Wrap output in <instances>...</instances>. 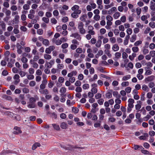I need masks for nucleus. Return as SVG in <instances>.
<instances>
[{
  "label": "nucleus",
  "instance_id": "nucleus-23",
  "mask_svg": "<svg viewBox=\"0 0 155 155\" xmlns=\"http://www.w3.org/2000/svg\"><path fill=\"white\" fill-rule=\"evenodd\" d=\"M136 35H133L130 40V42H134L136 39Z\"/></svg>",
  "mask_w": 155,
  "mask_h": 155
},
{
  "label": "nucleus",
  "instance_id": "nucleus-35",
  "mask_svg": "<svg viewBox=\"0 0 155 155\" xmlns=\"http://www.w3.org/2000/svg\"><path fill=\"white\" fill-rule=\"evenodd\" d=\"M129 85V83L128 81L124 82L121 83V85L122 87L128 86Z\"/></svg>",
  "mask_w": 155,
  "mask_h": 155
},
{
  "label": "nucleus",
  "instance_id": "nucleus-38",
  "mask_svg": "<svg viewBox=\"0 0 155 155\" xmlns=\"http://www.w3.org/2000/svg\"><path fill=\"white\" fill-rule=\"evenodd\" d=\"M104 100L103 99H100L97 100V102L99 104L101 105L103 104Z\"/></svg>",
  "mask_w": 155,
  "mask_h": 155
},
{
  "label": "nucleus",
  "instance_id": "nucleus-48",
  "mask_svg": "<svg viewBox=\"0 0 155 155\" xmlns=\"http://www.w3.org/2000/svg\"><path fill=\"white\" fill-rule=\"evenodd\" d=\"M151 117V116L149 115H147V116L146 117H145L143 118V120L145 121H147L149 118Z\"/></svg>",
  "mask_w": 155,
  "mask_h": 155
},
{
  "label": "nucleus",
  "instance_id": "nucleus-54",
  "mask_svg": "<svg viewBox=\"0 0 155 155\" xmlns=\"http://www.w3.org/2000/svg\"><path fill=\"white\" fill-rule=\"evenodd\" d=\"M19 73L21 76L22 77H23L24 76H25L26 75V73L23 71H20Z\"/></svg>",
  "mask_w": 155,
  "mask_h": 155
},
{
  "label": "nucleus",
  "instance_id": "nucleus-11",
  "mask_svg": "<svg viewBox=\"0 0 155 155\" xmlns=\"http://www.w3.org/2000/svg\"><path fill=\"white\" fill-rule=\"evenodd\" d=\"M112 48L114 51H116L119 50V47L117 44H115L113 45Z\"/></svg>",
  "mask_w": 155,
  "mask_h": 155
},
{
  "label": "nucleus",
  "instance_id": "nucleus-21",
  "mask_svg": "<svg viewBox=\"0 0 155 155\" xmlns=\"http://www.w3.org/2000/svg\"><path fill=\"white\" fill-rule=\"evenodd\" d=\"M47 4L46 2H43L42 5L40 7L41 9H45L46 8Z\"/></svg>",
  "mask_w": 155,
  "mask_h": 155
},
{
  "label": "nucleus",
  "instance_id": "nucleus-15",
  "mask_svg": "<svg viewBox=\"0 0 155 155\" xmlns=\"http://www.w3.org/2000/svg\"><path fill=\"white\" fill-rule=\"evenodd\" d=\"M42 43L43 44L47 46L49 45V42L48 40L47 39H44L42 41Z\"/></svg>",
  "mask_w": 155,
  "mask_h": 155
},
{
  "label": "nucleus",
  "instance_id": "nucleus-36",
  "mask_svg": "<svg viewBox=\"0 0 155 155\" xmlns=\"http://www.w3.org/2000/svg\"><path fill=\"white\" fill-rule=\"evenodd\" d=\"M141 151L143 153L145 154H149L150 153L149 151L147 150L141 149Z\"/></svg>",
  "mask_w": 155,
  "mask_h": 155
},
{
  "label": "nucleus",
  "instance_id": "nucleus-29",
  "mask_svg": "<svg viewBox=\"0 0 155 155\" xmlns=\"http://www.w3.org/2000/svg\"><path fill=\"white\" fill-rule=\"evenodd\" d=\"M44 58L46 59L49 60L51 58V56L49 54H45L44 55Z\"/></svg>",
  "mask_w": 155,
  "mask_h": 155
},
{
  "label": "nucleus",
  "instance_id": "nucleus-9",
  "mask_svg": "<svg viewBox=\"0 0 155 155\" xmlns=\"http://www.w3.org/2000/svg\"><path fill=\"white\" fill-rule=\"evenodd\" d=\"M117 10V9L116 7H113L108 11V14L109 15H111L114 12Z\"/></svg>",
  "mask_w": 155,
  "mask_h": 155
},
{
  "label": "nucleus",
  "instance_id": "nucleus-37",
  "mask_svg": "<svg viewBox=\"0 0 155 155\" xmlns=\"http://www.w3.org/2000/svg\"><path fill=\"white\" fill-rule=\"evenodd\" d=\"M42 20L45 23H49V19L48 18L44 17L42 18Z\"/></svg>",
  "mask_w": 155,
  "mask_h": 155
},
{
  "label": "nucleus",
  "instance_id": "nucleus-39",
  "mask_svg": "<svg viewBox=\"0 0 155 155\" xmlns=\"http://www.w3.org/2000/svg\"><path fill=\"white\" fill-rule=\"evenodd\" d=\"M142 41H141L139 40L136 41L134 43V45L135 46H137L141 44Z\"/></svg>",
  "mask_w": 155,
  "mask_h": 155
},
{
  "label": "nucleus",
  "instance_id": "nucleus-27",
  "mask_svg": "<svg viewBox=\"0 0 155 155\" xmlns=\"http://www.w3.org/2000/svg\"><path fill=\"white\" fill-rule=\"evenodd\" d=\"M72 110L74 113L77 114L78 112L79 109L77 108L73 107H72Z\"/></svg>",
  "mask_w": 155,
  "mask_h": 155
},
{
  "label": "nucleus",
  "instance_id": "nucleus-56",
  "mask_svg": "<svg viewBox=\"0 0 155 155\" xmlns=\"http://www.w3.org/2000/svg\"><path fill=\"white\" fill-rule=\"evenodd\" d=\"M89 86L88 84H84L83 86V88L84 89H87L89 88Z\"/></svg>",
  "mask_w": 155,
  "mask_h": 155
},
{
  "label": "nucleus",
  "instance_id": "nucleus-52",
  "mask_svg": "<svg viewBox=\"0 0 155 155\" xmlns=\"http://www.w3.org/2000/svg\"><path fill=\"white\" fill-rule=\"evenodd\" d=\"M95 97L96 99H99L101 97V94L100 93H97L95 95Z\"/></svg>",
  "mask_w": 155,
  "mask_h": 155
},
{
  "label": "nucleus",
  "instance_id": "nucleus-17",
  "mask_svg": "<svg viewBox=\"0 0 155 155\" xmlns=\"http://www.w3.org/2000/svg\"><path fill=\"white\" fill-rule=\"evenodd\" d=\"M131 78V76L130 75H127L124 76L122 79L123 81H125L127 80L130 79Z\"/></svg>",
  "mask_w": 155,
  "mask_h": 155
},
{
  "label": "nucleus",
  "instance_id": "nucleus-46",
  "mask_svg": "<svg viewBox=\"0 0 155 155\" xmlns=\"http://www.w3.org/2000/svg\"><path fill=\"white\" fill-rule=\"evenodd\" d=\"M106 19L107 21H112L113 20V18L110 15H108L106 17Z\"/></svg>",
  "mask_w": 155,
  "mask_h": 155
},
{
  "label": "nucleus",
  "instance_id": "nucleus-33",
  "mask_svg": "<svg viewBox=\"0 0 155 155\" xmlns=\"http://www.w3.org/2000/svg\"><path fill=\"white\" fill-rule=\"evenodd\" d=\"M45 66L47 68H50L52 67V64L50 62H47L45 64Z\"/></svg>",
  "mask_w": 155,
  "mask_h": 155
},
{
  "label": "nucleus",
  "instance_id": "nucleus-31",
  "mask_svg": "<svg viewBox=\"0 0 155 155\" xmlns=\"http://www.w3.org/2000/svg\"><path fill=\"white\" fill-rule=\"evenodd\" d=\"M139 50L138 48L137 47H134L132 48V50L135 53L137 52Z\"/></svg>",
  "mask_w": 155,
  "mask_h": 155
},
{
  "label": "nucleus",
  "instance_id": "nucleus-42",
  "mask_svg": "<svg viewBox=\"0 0 155 155\" xmlns=\"http://www.w3.org/2000/svg\"><path fill=\"white\" fill-rule=\"evenodd\" d=\"M100 15H95L94 17V20L97 21L99 20L100 19Z\"/></svg>",
  "mask_w": 155,
  "mask_h": 155
},
{
  "label": "nucleus",
  "instance_id": "nucleus-57",
  "mask_svg": "<svg viewBox=\"0 0 155 155\" xmlns=\"http://www.w3.org/2000/svg\"><path fill=\"white\" fill-rule=\"evenodd\" d=\"M149 134L150 136L153 137L155 135V132L153 130L150 131L149 132Z\"/></svg>",
  "mask_w": 155,
  "mask_h": 155
},
{
  "label": "nucleus",
  "instance_id": "nucleus-6",
  "mask_svg": "<svg viewBox=\"0 0 155 155\" xmlns=\"http://www.w3.org/2000/svg\"><path fill=\"white\" fill-rule=\"evenodd\" d=\"M132 148L135 150H141V149H144V148L142 146L135 144L134 145V146Z\"/></svg>",
  "mask_w": 155,
  "mask_h": 155
},
{
  "label": "nucleus",
  "instance_id": "nucleus-3",
  "mask_svg": "<svg viewBox=\"0 0 155 155\" xmlns=\"http://www.w3.org/2000/svg\"><path fill=\"white\" fill-rule=\"evenodd\" d=\"M81 12V10H76L74 11L71 14V17L75 18H78L79 16L78 15L80 14Z\"/></svg>",
  "mask_w": 155,
  "mask_h": 155
},
{
  "label": "nucleus",
  "instance_id": "nucleus-18",
  "mask_svg": "<svg viewBox=\"0 0 155 155\" xmlns=\"http://www.w3.org/2000/svg\"><path fill=\"white\" fill-rule=\"evenodd\" d=\"M101 40H98L96 44L95 45L97 47L99 48L101 47Z\"/></svg>",
  "mask_w": 155,
  "mask_h": 155
},
{
  "label": "nucleus",
  "instance_id": "nucleus-8",
  "mask_svg": "<svg viewBox=\"0 0 155 155\" xmlns=\"http://www.w3.org/2000/svg\"><path fill=\"white\" fill-rule=\"evenodd\" d=\"M60 146L62 148L67 150H72L73 148V146L71 145H68L67 146H65L64 145L61 144Z\"/></svg>",
  "mask_w": 155,
  "mask_h": 155
},
{
  "label": "nucleus",
  "instance_id": "nucleus-43",
  "mask_svg": "<svg viewBox=\"0 0 155 155\" xmlns=\"http://www.w3.org/2000/svg\"><path fill=\"white\" fill-rule=\"evenodd\" d=\"M45 15L48 18H50L52 16V14L50 12H48L46 13Z\"/></svg>",
  "mask_w": 155,
  "mask_h": 155
},
{
  "label": "nucleus",
  "instance_id": "nucleus-53",
  "mask_svg": "<svg viewBox=\"0 0 155 155\" xmlns=\"http://www.w3.org/2000/svg\"><path fill=\"white\" fill-rule=\"evenodd\" d=\"M51 22L53 24H55L57 23V21L54 18H52L51 20Z\"/></svg>",
  "mask_w": 155,
  "mask_h": 155
},
{
  "label": "nucleus",
  "instance_id": "nucleus-60",
  "mask_svg": "<svg viewBox=\"0 0 155 155\" xmlns=\"http://www.w3.org/2000/svg\"><path fill=\"white\" fill-rule=\"evenodd\" d=\"M53 14L54 16H57L59 15V12L57 10H55L53 12Z\"/></svg>",
  "mask_w": 155,
  "mask_h": 155
},
{
  "label": "nucleus",
  "instance_id": "nucleus-34",
  "mask_svg": "<svg viewBox=\"0 0 155 155\" xmlns=\"http://www.w3.org/2000/svg\"><path fill=\"white\" fill-rule=\"evenodd\" d=\"M76 52L78 54H81L83 50L81 48H78L76 50Z\"/></svg>",
  "mask_w": 155,
  "mask_h": 155
},
{
  "label": "nucleus",
  "instance_id": "nucleus-62",
  "mask_svg": "<svg viewBox=\"0 0 155 155\" xmlns=\"http://www.w3.org/2000/svg\"><path fill=\"white\" fill-rule=\"evenodd\" d=\"M68 18L67 16L63 17L62 18V21L64 22H66L68 21Z\"/></svg>",
  "mask_w": 155,
  "mask_h": 155
},
{
  "label": "nucleus",
  "instance_id": "nucleus-7",
  "mask_svg": "<svg viewBox=\"0 0 155 155\" xmlns=\"http://www.w3.org/2000/svg\"><path fill=\"white\" fill-rule=\"evenodd\" d=\"M15 130L13 132V133L15 134H18L19 133H21V131L20 130V129L19 127H15L14 128Z\"/></svg>",
  "mask_w": 155,
  "mask_h": 155
},
{
  "label": "nucleus",
  "instance_id": "nucleus-41",
  "mask_svg": "<svg viewBox=\"0 0 155 155\" xmlns=\"http://www.w3.org/2000/svg\"><path fill=\"white\" fill-rule=\"evenodd\" d=\"M132 32V30L131 28H128L127 30V33L128 35H130Z\"/></svg>",
  "mask_w": 155,
  "mask_h": 155
},
{
  "label": "nucleus",
  "instance_id": "nucleus-28",
  "mask_svg": "<svg viewBox=\"0 0 155 155\" xmlns=\"http://www.w3.org/2000/svg\"><path fill=\"white\" fill-rule=\"evenodd\" d=\"M142 89L144 91H149V89L148 87L145 84H143L142 86Z\"/></svg>",
  "mask_w": 155,
  "mask_h": 155
},
{
  "label": "nucleus",
  "instance_id": "nucleus-45",
  "mask_svg": "<svg viewBox=\"0 0 155 155\" xmlns=\"http://www.w3.org/2000/svg\"><path fill=\"white\" fill-rule=\"evenodd\" d=\"M149 47L150 49H153L155 48V44L153 43H151Z\"/></svg>",
  "mask_w": 155,
  "mask_h": 155
},
{
  "label": "nucleus",
  "instance_id": "nucleus-16",
  "mask_svg": "<svg viewBox=\"0 0 155 155\" xmlns=\"http://www.w3.org/2000/svg\"><path fill=\"white\" fill-rule=\"evenodd\" d=\"M27 106L29 108H34L35 107V103L30 102L29 104Z\"/></svg>",
  "mask_w": 155,
  "mask_h": 155
},
{
  "label": "nucleus",
  "instance_id": "nucleus-24",
  "mask_svg": "<svg viewBox=\"0 0 155 155\" xmlns=\"http://www.w3.org/2000/svg\"><path fill=\"white\" fill-rule=\"evenodd\" d=\"M120 13L118 12H117L114 14V17L115 19H117L120 16Z\"/></svg>",
  "mask_w": 155,
  "mask_h": 155
},
{
  "label": "nucleus",
  "instance_id": "nucleus-49",
  "mask_svg": "<svg viewBox=\"0 0 155 155\" xmlns=\"http://www.w3.org/2000/svg\"><path fill=\"white\" fill-rule=\"evenodd\" d=\"M105 54L108 56L109 58H110L111 56V54L110 53V52L108 50H105Z\"/></svg>",
  "mask_w": 155,
  "mask_h": 155
},
{
  "label": "nucleus",
  "instance_id": "nucleus-59",
  "mask_svg": "<svg viewBox=\"0 0 155 155\" xmlns=\"http://www.w3.org/2000/svg\"><path fill=\"white\" fill-rule=\"evenodd\" d=\"M72 43L74 44L79 45V42L76 39H73L71 41Z\"/></svg>",
  "mask_w": 155,
  "mask_h": 155
},
{
  "label": "nucleus",
  "instance_id": "nucleus-25",
  "mask_svg": "<svg viewBox=\"0 0 155 155\" xmlns=\"http://www.w3.org/2000/svg\"><path fill=\"white\" fill-rule=\"evenodd\" d=\"M0 25L2 26V29L3 30L5 29V25L3 21H1L0 22Z\"/></svg>",
  "mask_w": 155,
  "mask_h": 155
},
{
  "label": "nucleus",
  "instance_id": "nucleus-51",
  "mask_svg": "<svg viewBox=\"0 0 155 155\" xmlns=\"http://www.w3.org/2000/svg\"><path fill=\"white\" fill-rule=\"evenodd\" d=\"M110 40L111 43H114L116 42V39L114 37H111L110 38Z\"/></svg>",
  "mask_w": 155,
  "mask_h": 155
},
{
  "label": "nucleus",
  "instance_id": "nucleus-55",
  "mask_svg": "<svg viewBox=\"0 0 155 155\" xmlns=\"http://www.w3.org/2000/svg\"><path fill=\"white\" fill-rule=\"evenodd\" d=\"M23 91L24 93L26 94L29 93V90L28 89L25 87L23 88Z\"/></svg>",
  "mask_w": 155,
  "mask_h": 155
},
{
  "label": "nucleus",
  "instance_id": "nucleus-10",
  "mask_svg": "<svg viewBox=\"0 0 155 155\" xmlns=\"http://www.w3.org/2000/svg\"><path fill=\"white\" fill-rule=\"evenodd\" d=\"M39 92L41 94L45 95L48 94H49V91L47 89H45L42 90L39 89Z\"/></svg>",
  "mask_w": 155,
  "mask_h": 155
},
{
  "label": "nucleus",
  "instance_id": "nucleus-64",
  "mask_svg": "<svg viewBox=\"0 0 155 155\" xmlns=\"http://www.w3.org/2000/svg\"><path fill=\"white\" fill-rule=\"evenodd\" d=\"M150 55L152 57H154L155 56V51H152L150 52Z\"/></svg>",
  "mask_w": 155,
  "mask_h": 155
},
{
  "label": "nucleus",
  "instance_id": "nucleus-30",
  "mask_svg": "<svg viewBox=\"0 0 155 155\" xmlns=\"http://www.w3.org/2000/svg\"><path fill=\"white\" fill-rule=\"evenodd\" d=\"M3 98L9 101H12V98L11 96L6 95L3 96Z\"/></svg>",
  "mask_w": 155,
  "mask_h": 155
},
{
  "label": "nucleus",
  "instance_id": "nucleus-13",
  "mask_svg": "<svg viewBox=\"0 0 155 155\" xmlns=\"http://www.w3.org/2000/svg\"><path fill=\"white\" fill-rule=\"evenodd\" d=\"M61 127L63 129H66L68 127L67 124L64 122L62 123L60 125Z\"/></svg>",
  "mask_w": 155,
  "mask_h": 155
},
{
  "label": "nucleus",
  "instance_id": "nucleus-20",
  "mask_svg": "<svg viewBox=\"0 0 155 155\" xmlns=\"http://www.w3.org/2000/svg\"><path fill=\"white\" fill-rule=\"evenodd\" d=\"M153 80V76H151L149 77L146 78L145 79L146 81H150Z\"/></svg>",
  "mask_w": 155,
  "mask_h": 155
},
{
  "label": "nucleus",
  "instance_id": "nucleus-4",
  "mask_svg": "<svg viewBox=\"0 0 155 155\" xmlns=\"http://www.w3.org/2000/svg\"><path fill=\"white\" fill-rule=\"evenodd\" d=\"M19 76L18 74H16L13 77L14 79L15 80L14 81V84L15 85H17L20 81V80L19 79Z\"/></svg>",
  "mask_w": 155,
  "mask_h": 155
},
{
  "label": "nucleus",
  "instance_id": "nucleus-12",
  "mask_svg": "<svg viewBox=\"0 0 155 155\" xmlns=\"http://www.w3.org/2000/svg\"><path fill=\"white\" fill-rule=\"evenodd\" d=\"M146 71L145 73V74L147 75H149L151 74V71L150 70V68L149 67H147L145 68Z\"/></svg>",
  "mask_w": 155,
  "mask_h": 155
},
{
  "label": "nucleus",
  "instance_id": "nucleus-63",
  "mask_svg": "<svg viewBox=\"0 0 155 155\" xmlns=\"http://www.w3.org/2000/svg\"><path fill=\"white\" fill-rule=\"evenodd\" d=\"M68 46V44L67 43L63 44L61 45V47L63 49H65L67 48Z\"/></svg>",
  "mask_w": 155,
  "mask_h": 155
},
{
  "label": "nucleus",
  "instance_id": "nucleus-1",
  "mask_svg": "<svg viewBox=\"0 0 155 155\" xmlns=\"http://www.w3.org/2000/svg\"><path fill=\"white\" fill-rule=\"evenodd\" d=\"M84 24L82 22H80L78 25V27L79 29L80 32L82 34H84L86 32V31L83 28Z\"/></svg>",
  "mask_w": 155,
  "mask_h": 155
},
{
  "label": "nucleus",
  "instance_id": "nucleus-50",
  "mask_svg": "<svg viewBox=\"0 0 155 155\" xmlns=\"http://www.w3.org/2000/svg\"><path fill=\"white\" fill-rule=\"evenodd\" d=\"M29 5L28 4H25L23 6V8L25 10H28L29 8Z\"/></svg>",
  "mask_w": 155,
  "mask_h": 155
},
{
  "label": "nucleus",
  "instance_id": "nucleus-61",
  "mask_svg": "<svg viewBox=\"0 0 155 155\" xmlns=\"http://www.w3.org/2000/svg\"><path fill=\"white\" fill-rule=\"evenodd\" d=\"M137 77L138 78L139 80H141L143 78V76L142 75L140 74H137Z\"/></svg>",
  "mask_w": 155,
  "mask_h": 155
},
{
  "label": "nucleus",
  "instance_id": "nucleus-22",
  "mask_svg": "<svg viewBox=\"0 0 155 155\" xmlns=\"http://www.w3.org/2000/svg\"><path fill=\"white\" fill-rule=\"evenodd\" d=\"M87 17L86 14H84L82 15L80 18V20L82 21H85V18Z\"/></svg>",
  "mask_w": 155,
  "mask_h": 155
},
{
  "label": "nucleus",
  "instance_id": "nucleus-26",
  "mask_svg": "<svg viewBox=\"0 0 155 155\" xmlns=\"http://www.w3.org/2000/svg\"><path fill=\"white\" fill-rule=\"evenodd\" d=\"M52 125L54 129L58 130L60 129V127L58 125H57L56 124H52Z\"/></svg>",
  "mask_w": 155,
  "mask_h": 155
},
{
  "label": "nucleus",
  "instance_id": "nucleus-2",
  "mask_svg": "<svg viewBox=\"0 0 155 155\" xmlns=\"http://www.w3.org/2000/svg\"><path fill=\"white\" fill-rule=\"evenodd\" d=\"M19 18L20 17L19 15H16L14 19L11 21H9L10 23L8 25H12L14 24H18L19 22Z\"/></svg>",
  "mask_w": 155,
  "mask_h": 155
},
{
  "label": "nucleus",
  "instance_id": "nucleus-47",
  "mask_svg": "<svg viewBox=\"0 0 155 155\" xmlns=\"http://www.w3.org/2000/svg\"><path fill=\"white\" fill-rule=\"evenodd\" d=\"M37 33L38 35H42L43 33V31L41 29H38L37 30Z\"/></svg>",
  "mask_w": 155,
  "mask_h": 155
},
{
  "label": "nucleus",
  "instance_id": "nucleus-32",
  "mask_svg": "<svg viewBox=\"0 0 155 155\" xmlns=\"http://www.w3.org/2000/svg\"><path fill=\"white\" fill-rule=\"evenodd\" d=\"M112 96V94L110 92H108L106 94V97L107 98H110Z\"/></svg>",
  "mask_w": 155,
  "mask_h": 155
},
{
  "label": "nucleus",
  "instance_id": "nucleus-5",
  "mask_svg": "<svg viewBox=\"0 0 155 155\" xmlns=\"http://www.w3.org/2000/svg\"><path fill=\"white\" fill-rule=\"evenodd\" d=\"M71 37H74V38L80 41L81 39V37L79 34L78 33L72 34L70 36Z\"/></svg>",
  "mask_w": 155,
  "mask_h": 155
},
{
  "label": "nucleus",
  "instance_id": "nucleus-19",
  "mask_svg": "<svg viewBox=\"0 0 155 155\" xmlns=\"http://www.w3.org/2000/svg\"><path fill=\"white\" fill-rule=\"evenodd\" d=\"M79 6L77 5H74L71 8V10L72 11H76V10H79Z\"/></svg>",
  "mask_w": 155,
  "mask_h": 155
},
{
  "label": "nucleus",
  "instance_id": "nucleus-40",
  "mask_svg": "<svg viewBox=\"0 0 155 155\" xmlns=\"http://www.w3.org/2000/svg\"><path fill=\"white\" fill-rule=\"evenodd\" d=\"M54 83L53 82L51 81L48 83V87L49 88H51L54 85Z\"/></svg>",
  "mask_w": 155,
  "mask_h": 155
},
{
  "label": "nucleus",
  "instance_id": "nucleus-44",
  "mask_svg": "<svg viewBox=\"0 0 155 155\" xmlns=\"http://www.w3.org/2000/svg\"><path fill=\"white\" fill-rule=\"evenodd\" d=\"M149 25L152 28H155V23L154 22H150L149 24Z\"/></svg>",
  "mask_w": 155,
  "mask_h": 155
},
{
  "label": "nucleus",
  "instance_id": "nucleus-14",
  "mask_svg": "<svg viewBox=\"0 0 155 155\" xmlns=\"http://www.w3.org/2000/svg\"><path fill=\"white\" fill-rule=\"evenodd\" d=\"M40 143H35L32 146V149L33 150H35L38 147H39L40 146Z\"/></svg>",
  "mask_w": 155,
  "mask_h": 155
},
{
  "label": "nucleus",
  "instance_id": "nucleus-58",
  "mask_svg": "<svg viewBox=\"0 0 155 155\" xmlns=\"http://www.w3.org/2000/svg\"><path fill=\"white\" fill-rule=\"evenodd\" d=\"M143 145L144 147L146 149L149 148L150 146L149 144L146 142L144 143Z\"/></svg>",
  "mask_w": 155,
  "mask_h": 155
}]
</instances>
